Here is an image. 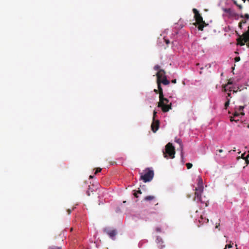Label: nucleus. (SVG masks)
Segmentation results:
<instances>
[{"label": "nucleus", "instance_id": "nucleus-1", "mask_svg": "<svg viewBox=\"0 0 249 249\" xmlns=\"http://www.w3.org/2000/svg\"><path fill=\"white\" fill-rule=\"evenodd\" d=\"M203 181L202 178L198 177L197 187L196 188V192L195 193V197L194 200L197 202H200L201 203H204L205 204V206L207 207L208 204V200H203L201 197V194L203 191Z\"/></svg>", "mask_w": 249, "mask_h": 249}, {"label": "nucleus", "instance_id": "nucleus-2", "mask_svg": "<svg viewBox=\"0 0 249 249\" xmlns=\"http://www.w3.org/2000/svg\"><path fill=\"white\" fill-rule=\"evenodd\" d=\"M158 107L161 108L163 112H167L172 109V103L164 97L163 91L159 92V102Z\"/></svg>", "mask_w": 249, "mask_h": 249}, {"label": "nucleus", "instance_id": "nucleus-3", "mask_svg": "<svg viewBox=\"0 0 249 249\" xmlns=\"http://www.w3.org/2000/svg\"><path fill=\"white\" fill-rule=\"evenodd\" d=\"M193 11L195 14L194 17L196 21L195 25L197 24L198 25V29L199 30L203 31L204 27L206 26L207 24L203 20L201 15L196 9L194 8Z\"/></svg>", "mask_w": 249, "mask_h": 249}, {"label": "nucleus", "instance_id": "nucleus-4", "mask_svg": "<svg viewBox=\"0 0 249 249\" xmlns=\"http://www.w3.org/2000/svg\"><path fill=\"white\" fill-rule=\"evenodd\" d=\"M163 156L165 158L168 159V156L171 158H175V149L172 144L169 142L165 146V151H163Z\"/></svg>", "mask_w": 249, "mask_h": 249}, {"label": "nucleus", "instance_id": "nucleus-5", "mask_svg": "<svg viewBox=\"0 0 249 249\" xmlns=\"http://www.w3.org/2000/svg\"><path fill=\"white\" fill-rule=\"evenodd\" d=\"M154 177V172L152 170L148 169L147 171L143 175L141 176V179L144 182L151 181Z\"/></svg>", "mask_w": 249, "mask_h": 249}, {"label": "nucleus", "instance_id": "nucleus-6", "mask_svg": "<svg viewBox=\"0 0 249 249\" xmlns=\"http://www.w3.org/2000/svg\"><path fill=\"white\" fill-rule=\"evenodd\" d=\"M104 232L107 233L112 239H114L117 232L116 230L109 228H106L104 229Z\"/></svg>", "mask_w": 249, "mask_h": 249}, {"label": "nucleus", "instance_id": "nucleus-7", "mask_svg": "<svg viewBox=\"0 0 249 249\" xmlns=\"http://www.w3.org/2000/svg\"><path fill=\"white\" fill-rule=\"evenodd\" d=\"M157 83L158 85V88L159 89V92L163 91V89L161 86V84H163L164 85H168L170 84V81L166 78H163L160 80H157Z\"/></svg>", "mask_w": 249, "mask_h": 249}, {"label": "nucleus", "instance_id": "nucleus-8", "mask_svg": "<svg viewBox=\"0 0 249 249\" xmlns=\"http://www.w3.org/2000/svg\"><path fill=\"white\" fill-rule=\"evenodd\" d=\"M160 126V121L159 120H156L155 121L153 120L152 123L151 124V130L154 133H155L159 129Z\"/></svg>", "mask_w": 249, "mask_h": 249}, {"label": "nucleus", "instance_id": "nucleus-9", "mask_svg": "<svg viewBox=\"0 0 249 249\" xmlns=\"http://www.w3.org/2000/svg\"><path fill=\"white\" fill-rule=\"evenodd\" d=\"M157 80H160L163 78H166L165 71L163 70H160L156 73Z\"/></svg>", "mask_w": 249, "mask_h": 249}, {"label": "nucleus", "instance_id": "nucleus-10", "mask_svg": "<svg viewBox=\"0 0 249 249\" xmlns=\"http://www.w3.org/2000/svg\"><path fill=\"white\" fill-rule=\"evenodd\" d=\"M175 142L179 144L180 148L181 149V157L183 158V145L182 141L180 139L176 138Z\"/></svg>", "mask_w": 249, "mask_h": 249}, {"label": "nucleus", "instance_id": "nucleus-11", "mask_svg": "<svg viewBox=\"0 0 249 249\" xmlns=\"http://www.w3.org/2000/svg\"><path fill=\"white\" fill-rule=\"evenodd\" d=\"M233 84V82L231 80V79L229 80L228 83L225 85H222V91L224 92H226L227 90V87L229 85H232Z\"/></svg>", "mask_w": 249, "mask_h": 249}, {"label": "nucleus", "instance_id": "nucleus-12", "mask_svg": "<svg viewBox=\"0 0 249 249\" xmlns=\"http://www.w3.org/2000/svg\"><path fill=\"white\" fill-rule=\"evenodd\" d=\"M243 37H244L245 42H248L249 41V26L248 31L243 35Z\"/></svg>", "mask_w": 249, "mask_h": 249}, {"label": "nucleus", "instance_id": "nucleus-13", "mask_svg": "<svg viewBox=\"0 0 249 249\" xmlns=\"http://www.w3.org/2000/svg\"><path fill=\"white\" fill-rule=\"evenodd\" d=\"M200 219L201 220H199V221L200 223H202V224L204 223H207L209 222L208 218H206V217H203V215H201Z\"/></svg>", "mask_w": 249, "mask_h": 249}, {"label": "nucleus", "instance_id": "nucleus-14", "mask_svg": "<svg viewBox=\"0 0 249 249\" xmlns=\"http://www.w3.org/2000/svg\"><path fill=\"white\" fill-rule=\"evenodd\" d=\"M154 198H155V197L154 196H147L145 197L144 199V200H146V201H151V200H153Z\"/></svg>", "mask_w": 249, "mask_h": 249}, {"label": "nucleus", "instance_id": "nucleus-15", "mask_svg": "<svg viewBox=\"0 0 249 249\" xmlns=\"http://www.w3.org/2000/svg\"><path fill=\"white\" fill-rule=\"evenodd\" d=\"M244 106H240L238 108V111L240 113L241 115H244L245 113L243 112Z\"/></svg>", "mask_w": 249, "mask_h": 249}, {"label": "nucleus", "instance_id": "nucleus-16", "mask_svg": "<svg viewBox=\"0 0 249 249\" xmlns=\"http://www.w3.org/2000/svg\"><path fill=\"white\" fill-rule=\"evenodd\" d=\"M238 43L241 46L244 45H245V43L246 42H245V40H244V38L243 39H238Z\"/></svg>", "mask_w": 249, "mask_h": 249}, {"label": "nucleus", "instance_id": "nucleus-17", "mask_svg": "<svg viewBox=\"0 0 249 249\" xmlns=\"http://www.w3.org/2000/svg\"><path fill=\"white\" fill-rule=\"evenodd\" d=\"M230 100L229 99H228L227 97V101L225 102V105H224V106H225V109H227V107H229V104H230Z\"/></svg>", "mask_w": 249, "mask_h": 249}, {"label": "nucleus", "instance_id": "nucleus-18", "mask_svg": "<svg viewBox=\"0 0 249 249\" xmlns=\"http://www.w3.org/2000/svg\"><path fill=\"white\" fill-rule=\"evenodd\" d=\"M48 249H62V248L60 247L52 246L49 247Z\"/></svg>", "mask_w": 249, "mask_h": 249}, {"label": "nucleus", "instance_id": "nucleus-19", "mask_svg": "<svg viewBox=\"0 0 249 249\" xmlns=\"http://www.w3.org/2000/svg\"><path fill=\"white\" fill-rule=\"evenodd\" d=\"M245 160L247 164H249V154L245 157Z\"/></svg>", "mask_w": 249, "mask_h": 249}, {"label": "nucleus", "instance_id": "nucleus-20", "mask_svg": "<svg viewBox=\"0 0 249 249\" xmlns=\"http://www.w3.org/2000/svg\"><path fill=\"white\" fill-rule=\"evenodd\" d=\"M186 165L188 169L191 168L193 166V164L191 163H187L186 164Z\"/></svg>", "mask_w": 249, "mask_h": 249}, {"label": "nucleus", "instance_id": "nucleus-21", "mask_svg": "<svg viewBox=\"0 0 249 249\" xmlns=\"http://www.w3.org/2000/svg\"><path fill=\"white\" fill-rule=\"evenodd\" d=\"M154 69L156 71H159L160 69V66L158 65H157L156 66H154Z\"/></svg>", "mask_w": 249, "mask_h": 249}, {"label": "nucleus", "instance_id": "nucleus-22", "mask_svg": "<svg viewBox=\"0 0 249 249\" xmlns=\"http://www.w3.org/2000/svg\"><path fill=\"white\" fill-rule=\"evenodd\" d=\"M156 114H157V111L156 110H154V111H153V121L156 120L155 119L156 116Z\"/></svg>", "mask_w": 249, "mask_h": 249}, {"label": "nucleus", "instance_id": "nucleus-23", "mask_svg": "<svg viewBox=\"0 0 249 249\" xmlns=\"http://www.w3.org/2000/svg\"><path fill=\"white\" fill-rule=\"evenodd\" d=\"M102 169L100 168H97L96 169V171L95 172V174H97L98 173L100 172L101 171Z\"/></svg>", "mask_w": 249, "mask_h": 249}, {"label": "nucleus", "instance_id": "nucleus-24", "mask_svg": "<svg viewBox=\"0 0 249 249\" xmlns=\"http://www.w3.org/2000/svg\"><path fill=\"white\" fill-rule=\"evenodd\" d=\"M229 90L230 92H231V91H233V92H236L237 91V90H234L232 89V87H230L229 89Z\"/></svg>", "mask_w": 249, "mask_h": 249}, {"label": "nucleus", "instance_id": "nucleus-25", "mask_svg": "<svg viewBox=\"0 0 249 249\" xmlns=\"http://www.w3.org/2000/svg\"><path fill=\"white\" fill-rule=\"evenodd\" d=\"M241 114L239 112L235 111L234 113V117L239 116Z\"/></svg>", "mask_w": 249, "mask_h": 249}, {"label": "nucleus", "instance_id": "nucleus-26", "mask_svg": "<svg viewBox=\"0 0 249 249\" xmlns=\"http://www.w3.org/2000/svg\"><path fill=\"white\" fill-rule=\"evenodd\" d=\"M234 60H235V62H236L239 61L240 60V57L239 56L236 57L234 58Z\"/></svg>", "mask_w": 249, "mask_h": 249}, {"label": "nucleus", "instance_id": "nucleus-27", "mask_svg": "<svg viewBox=\"0 0 249 249\" xmlns=\"http://www.w3.org/2000/svg\"><path fill=\"white\" fill-rule=\"evenodd\" d=\"M231 247H232V245L231 244H228V245H226L225 248H224V249H227V248H231Z\"/></svg>", "mask_w": 249, "mask_h": 249}, {"label": "nucleus", "instance_id": "nucleus-28", "mask_svg": "<svg viewBox=\"0 0 249 249\" xmlns=\"http://www.w3.org/2000/svg\"><path fill=\"white\" fill-rule=\"evenodd\" d=\"M241 24H245L246 23V20L245 19H243L240 22Z\"/></svg>", "mask_w": 249, "mask_h": 249}, {"label": "nucleus", "instance_id": "nucleus-29", "mask_svg": "<svg viewBox=\"0 0 249 249\" xmlns=\"http://www.w3.org/2000/svg\"><path fill=\"white\" fill-rule=\"evenodd\" d=\"M230 121L231 122H233V121H236V120H235L234 119H233V117H231L230 118Z\"/></svg>", "mask_w": 249, "mask_h": 249}, {"label": "nucleus", "instance_id": "nucleus-30", "mask_svg": "<svg viewBox=\"0 0 249 249\" xmlns=\"http://www.w3.org/2000/svg\"><path fill=\"white\" fill-rule=\"evenodd\" d=\"M245 18H247V19H249V15L248 14H246L245 16Z\"/></svg>", "mask_w": 249, "mask_h": 249}, {"label": "nucleus", "instance_id": "nucleus-31", "mask_svg": "<svg viewBox=\"0 0 249 249\" xmlns=\"http://www.w3.org/2000/svg\"><path fill=\"white\" fill-rule=\"evenodd\" d=\"M154 91L156 93H157H157H159V89H155L154 90Z\"/></svg>", "mask_w": 249, "mask_h": 249}, {"label": "nucleus", "instance_id": "nucleus-32", "mask_svg": "<svg viewBox=\"0 0 249 249\" xmlns=\"http://www.w3.org/2000/svg\"><path fill=\"white\" fill-rule=\"evenodd\" d=\"M156 231H158V232H160L161 231H160V228H157L156 229Z\"/></svg>", "mask_w": 249, "mask_h": 249}, {"label": "nucleus", "instance_id": "nucleus-33", "mask_svg": "<svg viewBox=\"0 0 249 249\" xmlns=\"http://www.w3.org/2000/svg\"><path fill=\"white\" fill-rule=\"evenodd\" d=\"M67 212H68V214H70L71 213V210H70V209H68L67 210Z\"/></svg>", "mask_w": 249, "mask_h": 249}, {"label": "nucleus", "instance_id": "nucleus-34", "mask_svg": "<svg viewBox=\"0 0 249 249\" xmlns=\"http://www.w3.org/2000/svg\"><path fill=\"white\" fill-rule=\"evenodd\" d=\"M137 194H138V193H137V192H136V193H134V196L136 197H137H137H138V195H137Z\"/></svg>", "mask_w": 249, "mask_h": 249}, {"label": "nucleus", "instance_id": "nucleus-35", "mask_svg": "<svg viewBox=\"0 0 249 249\" xmlns=\"http://www.w3.org/2000/svg\"><path fill=\"white\" fill-rule=\"evenodd\" d=\"M238 26L240 29H242V24L239 22Z\"/></svg>", "mask_w": 249, "mask_h": 249}, {"label": "nucleus", "instance_id": "nucleus-36", "mask_svg": "<svg viewBox=\"0 0 249 249\" xmlns=\"http://www.w3.org/2000/svg\"><path fill=\"white\" fill-rule=\"evenodd\" d=\"M172 82L173 83H174V84L176 83V82H177V80H176V79H174V80H173L172 81Z\"/></svg>", "mask_w": 249, "mask_h": 249}, {"label": "nucleus", "instance_id": "nucleus-37", "mask_svg": "<svg viewBox=\"0 0 249 249\" xmlns=\"http://www.w3.org/2000/svg\"><path fill=\"white\" fill-rule=\"evenodd\" d=\"M231 97V92H229L228 93V97Z\"/></svg>", "mask_w": 249, "mask_h": 249}, {"label": "nucleus", "instance_id": "nucleus-38", "mask_svg": "<svg viewBox=\"0 0 249 249\" xmlns=\"http://www.w3.org/2000/svg\"><path fill=\"white\" fill-rule=\"evenodd\" d=\"M218 151L219 153H221L222 152H223V150L222 149H219L218 150H217Z\"/></svg>", "mask_w": 249, "mask_h": 249}, {"label": "nucleus", "instance_id": "nucleus-39", "mask_svg": "<svg viewBox=\"0 0 249 249\" xmlns=\"http://www.w3.org/2000/svg\"><path fill=\"white\" fill-rule=\"evenodd\" d=\"M245 155V153H244V154H243L242 155V158L243 159H245V157H244Z\"/></svg>", "mask_w": 249, "mask_h": 249}, {"label": "nucleus", "instance_id": "nucleus-40", "mask_svg": "<svg viewBox=\"0 0 249 249\" xmlns=\"http://www.w3.org/2000/svg\"><path fill=\"white\" fill-rule=\"evenodd\" d=\"M90 191H89V190H88L87 192V195L89 196H90Z\"/></svg>", "mask_w": 249, "mask_h": 249}, {"label": "nucleus", "instance_id": "nucleus-41", "mask_svg": "<svg viewBox=\"0 0 249 249\" xmlns=\"http://www.w3.org/2000/svg\"><path fill=\"white\" fill-rule=\"evenodd\" d=\"M137 193L138 194H142V192H141V190H139V191H138L137 192Z\"/></svg>", "mask_w": 249, "mask_h": 249}, {"label": "nucleus", "instance_id": "nucleus-42", "mask_svg": "<svg viewBox=\"0 0 249 249\" xmlns=\"http://www.w3.org/2000/svg\"><path fill=\"white\" fill-rule=\"evenodd\" d=\"M219 226V223L218 224V225H217L215 226V228H218Z\"/></svg>", "mask_w": 249, "mask_h": 249}, {"label": "nucleus", "instance_id": "nucleus-43", "mask_svg": "<svg viewBox=\"0 0 249 249\" xmlns=\"http://www.w3.org/2000/svg\"><path fill=\"white\" fill-rule=\"evenodd\" d=\"M93 178V176H89V178Z\"/></svg>", "mask_w": 249, "mask_h": 249}, {"label": "nucleus", "instance_id": "nucleus-44", "mask_svg": "<svg viewBox=\"0 0 249 249\" xmlns=\"http://www.w3.org/2000/svg\"><path fill=\"white\" fill-rule=\"evenodd\" d=\"M169 42V40L166 41V43L168 44Z\"/></svg>", "mask_w": 249, "mask_h": 249}, {"label": "nucleus", "instance_id": "nucleus-45", "mask_svg": "<svg viewBox=\"0 0 249 249\" xmlns=\"http://www.w3.org/2000/svg\"><path fill=\"white\" fill-rule=\"evenodd\" d=\"M248 127L249 128V124L248 125Z\"/></svg>", "mask_w": 249, "mask_h": 249}, {"label": "nucleus", "instance_id": "nucleus-46", "mask_svg": "<svg viewBox=\"0 0 249 249\" xmlns=\"http://www.w3.org/2000/svg\"><path fill=\"white\" fill-rule=\"evenodd\" d=\"M249 1V0H248Z\"/></svg>", "mask_w": 249, "mask_h": 249}]
</instances>
